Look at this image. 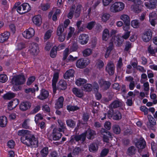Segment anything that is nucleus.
Masks as SVG:
<instances>
[{
    "mask_svg": "<svg viewBox=\"0 0 157 157\" xmlns=\"http://www.w3.org/2000/svg\"><path fill=\"white\" fill-rule=\"evenodd\" d=\"M17 135L22 136L21 138V142L28 147H36L38 146V140L30 131L24 129L19 130L17 132Z\"/></svg>",
    "mask_w": 157,
    "mask_h": 157,
    "instance_id": "1",
    "label": "nucleus"
},
{
    "mask_svg": "<svg viewBox=\"0 0 157 157\" xmlns=\"http://www.w3.org/2000/svg\"><path fill=\"white\" fill-rule=\"evenodd\" d=\"M85 133H82L80 135H74L72 136L69 143L71 144H75L76 142L80 141L82 143H83L86 140Z\"/></svg>",
    "mask_w": 157,
    "mask_h": 157,
    "instance_id": "2",
    "label": "nucleus"
},
{
    "mask_svg": "<svg viewBox=\"0 0 157 157\" xmlns=\"http://www.w3.org/2000/svg\"><path fill=\"white\" fill-rule=\"evenodd\" d=\"M25 81V79L23 75L14 76L12 79L11 82L15 85H20L23 84Z\"/></svg>",
    "mask_w": 157,
    "mask_h": 157,
    "instance_id": "3",
    "label": "nucleus"
},
{
    "mask_svg": "<svg viewBox=\"0 0 157 157\" xmlns=\"http://www.w3.org/2000/svg\"><path fill=\"white\" fill-rule=\"evenodd\" d=\"M67 34L66 32L65 31L63 25H59L57 28L56 32V34L59 36V40L61 42L63 41Z\"/></svg>",
    "mask_w": 157,
    "mask_h": 157,
    "instance_id": "4",
    "label": "nucleus"
},
{
    "mask_svg": "<svg viewBox=\"0 0 157 157\" xmlns=\"http://www.w3.org/2000/svg\"><path fill=\"white\" fill-rule=\"evenodd\" d=\"M124 7L123 2H117L113 4L110 7V10L111 12H117L122 10Z\"/></svg>",
    "mask_w": 157,
    "mask_h": 157,
    "instance_id": "5",
    "label": "nucleus"
},
{
    "mask_svg": "<svg viewBox=\"0 0 157 157\" xmlns=\"http://www.w3.org/2000/svg\"><path fill=\"white\" fill-rule=\"evenodd\" d=\"M78 48V45L76 43H74L72 45L70 46L69 48H66L63 52V60H64L66 59L69 55V51L70 52L75 51Z\"/></svg>",
    "mask_w": 157,
    "mask_h": 157,
    "instance_id": "6",
    "label": "nucleus"
},
{
    "mask_svg": "<svg viewBox=\"0 0 157 157\" xmlns=\"http://www.w3.org/2000/svg\"><path fill=\"white\" fill-rule=\"evenodd\" d=\"M115 67L114 63L112 61H109L107 64L105 71L110 75L114 74L115 71Z\"/></svg>",
    "mask_w": 157,
    "mask_h": 157,
    "instance_id": "7",
    "label": "nucleus"
},
{
    "mask_svg": "<svg viewBox=\"0 0 157 157\" xmlns=\"http://www.w3.org/2000/svg\"><path fill=\"white\" fill-rule=\"evenodd\" d=\"M152 32L150 29H148L143 34L142 39L143 40L146 42H148L152 37Z\"/></svg>",
    "mask_w": 157,
    "mask_h": 157,
    "instance_id": "8",
    "label": "nucleus"
},
{
    "mask_svg": "<svg viewBox=\"0 0 157 157\" xmlns=\"http://www.w3.org/2000/svg\"><path fill=\"white\" fill-rule=\"evenodd\" d=\"M35 34V31L32 28H29L25 31L22 34L24 37L26 39H29L32 37Z\"/></svg>",
    "mask_w": 157,
    "mask_h": 157,
    "instance_id": "9",
    "label": "nucleus"
},
{
    "mask_svg": "<svg viewBox=\"0 0 157 157\" xmlns=\"http://www.w3.org/2000/svg\"><path fill=\"white\" fill-rule=\"evenodd\" d=\"M89 39V38L88 35L85 34H80L78 37L79 41L82 45L86 44Z\"/></svg>",
    "mask_w": 157,
    "mask_h": 157,
    "instance_id": "10",
    "label": "nucleus"
},
{
    "mask_svg": "<svg viewBox=\"0 0 157 157\" xmlns=\"http://www.w3.org/2000/svg\"><path fill=\"white\" fill-rule=\"evenodd\" d=\"M29 51L33 55H37L39 51L38 44L34 43L32 44L30 46Z\"/></svg>",
    "mask_w": 157,
    "mask_h": 157,
    "instance_id": "11",
    "label": "nucleus"
},
{
    "mask_svg": "<svg viewBox=\"0 0 157 157\" xmlns=\"http://www.w3.org/2000/svg\"><path fill=\"white\" fill-rule=\"evenodd\" d=\"M136 145L138 149H143L145 147L146 143L144 139L141 137L136 143Z\"/></svg>",
    "mask_w": 157,
    "mask_h": 157,
    "instance_id": "12",
    "label": "nucleus"
},
{
    "mask_svg": "<svg viewBox=\"0 0 157 157\" xmlns=\"http://www.w3.org/2000/svg\"><path fill=\"white\" fill-rule=\"evenodd\" d=\"M112 41L114 42L116 45L117 46H121L124 41L122 38H120L118 36H113Z\"/></svg>",
    "mask_w": 157,
    "mask_h": 157,
    "instance_id": "13",
    "label": "nucleus"
},
{
    "mask_svg": "<svg viewBox=\"0 0 157 157\" xmlns=\"http://www.w3.org/2000/svg\"><path fill=\"white\" fill-rule=\"evenodd\" d=\"M19 100L17 99H15L10 101L8 105V109L12 110L15 108L18 104Z\"/></svg>",
    "mask_w": 157,
    "mask_h": 157,
    "instance_id": "14",
    "label": "nucleus"
},
{
    "mask_svg": "<svg viewBox=\"0 0 157 157\" xmlns=\"http://www.w3.org/2000/svg\"><path fill=\"white\" fill-rule=\"evenodd\" d=\"M122 105L121 101L118 99L113 101L109 105V108L113 109L121 107Z\"/></svg>",
    "mask_w": 157,
    "mask_h": 157,
    "instance_id": "15",
    "label": "nucleus"
},
{
    "mask_svg": "<svg viewBox=\"0 0 157 157\" xmlns=\"http://www.w3.org/2000/svg\"><path fill=\"white\" fill-rule=\"evenodd\" d=\"M31 106V103L27 101L21 103L20 105L19 108L21 110L25 111L29 109Z\"/></svg>",
    "mask_w": 157,
    "mask_h": 157,
    "instance_id": "16",
    "label": "nucleus"
},
{
    "mask_svg": "<svg viewBox=\"0 0 157 157\" xmlns=\"http://www.w3.org/2000/svg\"><path fill=\"white\" fill-rule=\"evenodd\" d=\"M147 117L148 122L147 123V125L148 128L152 127L156 124V123L155 120L151 115H148Z\"/></svg>",
    "mask_w": 157,
    "mask_h": 157,
    "instance_id": "17",
    "label": "nucleus"
},
{
    "mask_svg": "<svg viewBox=\"0 0 157 157\" xmlns=\"http://www.w3.org/2000/svg\"><path fill=\"white\" fill-rule=\"evenodd\" d=\"M64 98L62 96H60L56 100L55 103V108L56 109H59L63 107L64 101Z\"/></svg>",
    "mask_w": 157,
    "mask_h": 157,
    "instance_id": "18",
    "label": "nucleus"
},
{
    "mask_svg": "<svg viewBox=\"0 0 157 157\" xmlns=\"http://www.w3.org/2000/svg\"><path fill=\"white\" fill-rule=\"evenodd\" d=\"M84 133H85L86 137L89 140L92 139L94 138V136L96 135V133L94 131L89 129L85 132Z\"/></svg>",
    "mask_w": 157,
    "mask_h": 157,
    "instance_id": "19",
    "label": "nucleus"
},
{
    "mask_svg": "<svg viewBox=\"0 0 157 157\" xmlns=\"http://www.w3.org/2000/svg\"><path fill=\"white\" fill-rule=\"evenodd\" d=\"M157 5V1L156 0H150L148 2L145 3V6L148 8L153 9L156 8Z\"/></svg>",
    "mask_w": 157,
    "mask_h": 157,
    "instance_id": "20",
    "label": "nucleus"
},
{
    "mask_svg": "<svg viewBox=\"0 0 157 157\" xmlns=\"http://www.w3.org/2000/svg\"><path fill=\"white\" fill-rule=\"evenodd\" d=\"M76 64L77 67L83 68L86 66L87 63L83 59H80L77 61Z\"/></svg>",
    "mask_w": 157,
    "mask_h": 157,
    "instance_id": "21",
    "label": "nucleus"
},
{
    "mask_svg": "<svg viewBox=\"0 0 157 157\" xmlns=\"http://www.w3.org/2000/svg\"><path fill=\"white\" fill-rule=\"evenodd\" d=\"M49 95V92L44 89L41 90L40 95L38 96V98L41 100H44L46 99Z\"/></svg>",
    "mask_w": 157,
    "mask_h": 157,
    "instance_id": "22",
    "label": "nucleus"
},
{
    "mask_svg": "<svg viewBox=\"0 0 157 157\" xmlns=\"http://www.w3.org/2000/svg\"><path fill=\"white\" fill-rule=\"evenodd\" d=\"M136 149L135 146H132L128 148L126 152L127 154L131 156L135 155L136 152Z\"/></svg>",
    "mask_w": 157,
    "mask_h": 157,
    "instance_id": "23",
    "label": "nucleus"
},
{
    "mask_svg": "<svg viewBox=\"0 0 157 157\" xmlns=\"http://www.w3.org/2000/svg\"><path fill=\"white\" fill-rule=\"evenodd\" d=\"M10 36V33L6 31L2 33L0 35V42L3 43L6 41Z\"/></svg>",
    "mask_w": 157,
    "mask_h": 157,
    "instance_id": "24",
    "label": "nucleus"
},
{
    "mask_svg": "<svg viewBox=\"0 0 157 157\" xmlns=\"http://www.w3.org/2000/svg\"><path fill=\"white\" fill-rule=\"evenodd\" d=\"M72 92L73 94L78 97L80 98L83 95L82 91L76 87H74L73 89Z\"/></svg>",
    "mask_w": 157,
    "mask_h": 157,
    "instance_id": "25",
    "label": "nucleus"
},
{
    "mask_svg": "<svg viewBox=\"0 0 157 157\" xmlns=\"http://www.w3.org/2000/svg\"><path fill=\"white\" fill-rule=\"evenodd\" d=\"M33 21L36 25L40 26L41 24V18L40 15L34 16L33 18Z\"/></svg>",
    "mask_w": 157,
    "mask_h": 157,
    "instance_id": "26",
    "label": "nucleus"
},
{
    "mask_svg": "<svg viewBox=\"0 0 157 157\" xmlns=\"http://www.w3.org/2000/svg\"><path fill=\"white\" fill-rule=\"evenodd\" d=\"M67 88V83L65 81L61 80L58 83V88L62 90H64Z\"/></svg>",
    "mask_w": 157,
    "mask_h": 157,
    "instance_id": "27",
    "label": "nucleus"
},
{
    "mask_svg": "<svg viewBox=\"0 0 157 157\" xmlns=\"http://www.w3.org/2000/svg\"><path fill=\"white\" fill-rule=\"evenodd\" d=\"M61 47H64V46L59 45L57 47L54 46L52 48L50 53V56L52 58H54L56 56L57 53V51L59 48Z\"/></svg>",
    "mask_w": 157,
    "mask_h": 157,
    "instance_id": "28",
    "label": "nucleus"
},
{
    "mask_svg": "<svg viewBox=\"0 0 157 157\" xmlns=\"http://www.w3.org/2000/svg\"><path fill=\"white\" fill-rule=\"evenodd\" d=\"M75 73L73 69H70L67 71L64 75V77L65 79H67L70 77L74 76Z\"/></svg>",
    "mask_w": 157,
    "mask_h": 157,
    "instance_id": "29",
    "label": "nucleus"
},
{
    "mask_svg": "<svg viewBox=\"0 0 157 157\" xmlns=\"http://www.w3.org/2000/svg\"><path fill=\"white\" fill-rule=\"evenodd\" d=\"M122 118L121 114L118 110H115L113 113V119L115 120L118 121Z\"/></svg>",
    "mask_w": 157,
    "mask_h": 157,
    "instance_id": "30",
    "label": "nucleus"
},
{
    "mask_svg": "<svg viewBox=\"0 0 157 157\" xmlns=\"http://www.w3.org/2000/svg\"><path fill=\"white\" fill-rule=\"evenodd\" d=\"M121 19L124 22V24H127L130 23L129 17L127 15L123 14L121 16Z\"/></svg>",
    "mask_w": 157,
    "mask_h": 157,
    "instance_id": "31",
    "label": "nucleus"
},
{
    "mask_svg": "<svg viewBox=\"0 0 157 157\" xmlns=\"http://www.w3.org/2000/svg\"><path fill=\"white\" fill-rule=\"evenodd\" d=\"M7 118L5 116L0 117V126L2 127H5L7 123Z\"/></svg>",
    "mask_w": 157,
    "mask_h": 157,
    "instance_id": "32",
    "label": "nucleus"
},
{
    "mask_svg": "<svg viewBox=\"0 0 157 157\" xmlns=\"http://www.w3.org/2000/svg\"><path fill=\"white\" fill-rule=\"evenodd\" d=\"M98 148L97 145L95 143H93L90 144L89 147L90 151L93 152H95L98 149Z\"/></svg>",
    "mask_w": 157,
    "mask_h": 157,
    "instance_id": "33",
    "label": "nucleus"
},
{
    "mask_svg": "<svg viewBox=\"0 0 157 157\" xmlns=\"http://www.w3.org/2000/svg\"><path fill=\"white\" fill-rule=\"evenodd\" d=\"M66 123L67 126L71 128H73L75 126V122L71 119H69L67 120Z\"/></svg>",
    "mask_w": 157,
    "mask_h": 157,
    "instance_id": "34",
    "label": "nucleus"
},
{
    "mask_svg": "<svg viewBox=\"0 0 157 157\" xmlns=\"http://www.w3.org/2000/svg\"><path fill=\"white\" fill-rule=\"evenodd\" d=\"M15 96V94L13 93L8 92L3 96V98L6 100H10Z\"/></svg>",
    "mask_w": 157,
    "mask_h": 157,
    "instance_id": "35",
    "label": "nucleus"
},
{
    "mask_svg": "<svg viewBox=\"0 0 157 157\" xmlns=\"http://www.w3.org/2000/svg\"><path fill=\"white\" fill-rule=\"evenodd\" d=\"M87 82V80L81 78L77 79L75 82L76 84L78 86H80L86 83Z\"/></svg>",
    "mask_w": 157,
    "mask_h": 157,
    "instance_id": "36",
    "label": "nucleus"
},
{
    "mask_svg": "<svg viewBox=\"0 0 157 157\" xmlns=\"http://www.w3.org/2000/svg\"><path fill=\"white\" fill-rule=\"evenodd\" d=\"M92 89V86L90 84H86L82 87V90L90 92Z\"/></svg>",
    "mask_w": 157,
    "mask_h": 157,
    "instance_id": "37",
    "label": "nucleus"
},
{
    "mask_svg": "<svg viewBox=\"0 0 157 157\" xmlns=\"http://www.w3.org/2000/svg\"><path fill=\"white\" fill-rule=\"evenodd\" d=\"M81 151V149L79 147H76L72 151V154L74 157H77Z\"/></svg>",
    "mask_w": 157,
    "mask_h": 157,
    "instance_id": "38",
    "label": "nucleus"
},
{
    "mask_svg": "<svg viewBox=\"0 0 157 157\" xmlns=\"http://www.w3.org/2000/svg\"><path fill=\"white\" fill-rule=\"evenodd\" d=\"M109 31L108 29H105L103 31L102 34V39L103 40H106L109 36Z\"/></svg>",
    "mask_w": 157,
    "mask_h": 157,
    "instance_id": "39",
    "label": "nucleus"
},
{
    "mask_svg": "<svg viewBox=\"0 0 157 157\" xmlns=\"http://www.w3.org/2000/svg\"><path fill=\"white\" fill-rule=\"evenodd\" d=\"M81 5H78L77 6L74 14L76 18H78L79 17L81 13Z\"/></svg>",
    "mask_w": 157,
    "mask_h": 157,
    "instance_id": "40",
    "label": "nucleus"
},
{
    "mask_svg": "<svg viewBox=\"0 0 157 157\" xmlns=\"http://www.w3.org/2000/svg\"><path fill=\"white\" fill-rule=\"evenodd\" d=\"M112 129L113 132L116 134H118L120 133L121 128L118 125H114L112 127Z\"/></svg>",
    "mask_w": 157,
    "mask_h": 157,
    "instance_id": "41",
    "label": "nucleus"
},
{
    "mask_svg": "<svg viewBox=\"0 0 157 157\" xmlns=\"http://www.w3.org/2000/svg\"><path fill=\"white\" fill-rule=\"evenodd\" d=\"M48 148L47 147H44L40 151V153L42 157H46L48 153Z\"/></svg>",
    "mask_w": 157,
    "mask_h": 157,
    "instance_id": "42",
    "label": "nucleus"
},
{
    "mask_svg": "<svg viewBox=\"0 0 157 157\" xmlns=\"http://www.w3.org/2000/svg\"><path fill=\"white\" fill-rule=\"evenodd\" d=\"M92 50L90 48H86L82 52L83 56L86 57L90 56L92 53Z\"/></svg>",
    "mask_w": 157,
    "mask_h": 157,
    "instance_id": "43",
    "label": "nucleus"
},
{
    "mask_svg": "<svg viewBox=\"0 0 157 157\" xmlns=\"http://www.w3.org/2000/svg\"><path fill=\"white\" fill-rule=\"evenodd\" d=\"M24 13L28 12L31 10L30 6L27 3H24L22 4Z\"/></svg>",
    "mask_w": 157,
    "mask_h": 157,
    "instance_id": "44",
    "label": "nucleus"
},
{
    "mask_svg": "<svg viewBox=\"0 0 157 157\" xmlns=\"http://www.w3.org/2000/svg\"><path fill=\"white\" fill-rule=\"evenodd\" d=\"M75 6V5H73L71 6L70 8V11L67 17L70 19H71L73 17L74 15V11Z\"/></svg>",
    "mask_w": 157,
    "mask_h": 157,
    "instance_id": "45",
    "label": "nucleus"
},
{
    "mask_svg": "<svg viewBox=\"0 0 157 157\" xmlns=\"http://www.w3.org/2000/svg\"><path fill=\"white\" fill-rule=\"evenodd\" d=\"M100 133L103 136L109 135L110 136H111V133L106 128H101L100 130Z\"/></svg>",
    "mask_w": 157,
    "mask_h": 157,
    "instance_id": "46",
    "label": "nucleus"
},
{
    "mask_svg": "<svg viewBox=\"0 0 157 157\" xmlns=\"http://www.w3.org/2000/svg\"><path fill=\"white\" fill-rule=\"evenodd\" d=\"M110 15L108 13H103L102 15V20L104 22H106L110 18Z\"/></svg>",
    "mask_w": 157,
    "mask_h": 157,
    "instance_id": "47",
    "label": "nucleus"
},
{
    "mask_svg": "<svg viewBox=\"0 0 157 157\" xmlns=\"http://www.w3.org/2000/svg\"><path fill=\"white\" fill-rule=\"evenodd\" d=\"M30 121L29 119H27L24 120L22 124V127L25 129H28L29 126L28 125L29 122Z\"/></svg>",
    "mask_w": 157,
    "mask_h": 157,
    "instance_id": "48",
    "label": "nucleus"
},
{
    "mask_svg": "<svg viewBox=\"0 0 157 157\" xmlns=\"http://www.w3.org/2000/svg\"><path fill=\"white\" fill-rule=\"evenodd\" d=\"M111 85V83L109 82L103 81L102 86L105 90H107L109 88Z\"/></svg>",
    "mask_w": 157,
    "mask_h": 157,
    "instance_id": "49",
    "label": "nucleus"
},
{
    "mask_svg": "<svg viewBox=\"0 0 157 157\" xmlns=\"http://www.w3.org/2000/svg\"><path fill=\"white\" fill-rule=\"evenodd\" d=\"M79 109V108L77 106L68 105L67 106V109L71 111H75Z\"/></svg>",
    "mask_w": 157,
    "mask_h": 157,
    "instance_id": "50",
    "label": "nucleus"
},
{
    "mask_svg": "<svg viewBox=\"0 0 157 157\" xmlns=\"http://www.w3.org/2000/svg\"><path fill=\"white\" fill-rule=\"evenodd\" d=\"M8 80L7 75L5 74L0 75V82L2 83L6 82Z\"/></svg>",
    "mask_w": 157,
    "mask_h": 157,
    "instance_id": "51",
    "label": "nucleus"
},
{
    "mask_svg": "<svg viewBox=\"0 0 157 157\" xmlns=\"http://www.w3.org/2000/svg\"><path fill=\"white\" fill-rule=\"evenodd\" d=\"M131 25L133 28H138L139 26V22L138 20H134L131 21Z\"/></svg>",
    "mask_w": 157,
    "mask_h": 157,
    "instance_id": "52",
    "label": "nucleus"
},
{
    "mask_svg": "<svg viewBox=\"0 0 157 157\" xmlns=\"http://www.w3.org/2000/svg\"><path fill=\"white\" fill-rule=\"evenodd\" d=\"M122 59L121 57H120L117 64V67L118 69H121L123 66Z\"/></svg>",
    "mask_w": 157,
    "mask_h": 157,
    "instance_id": "53",
    "label": "nucleus"
},
{
    "mask_svg": "<svg viewBox=\"0 0 157 157\" xmlns=\"http://www.w3.org/2000/svg\"><path fill=\"white\" fill-rule=\"evenodd\" d=\"M109 109L108 111L107 114V117L109 118L110 119L113 118L114 113V111L113 109L112 108H109Z\"/></svg>",
    "mask_w": 157,
    "mask_h": 157,
    "instance_id": "54",
    "label": "nucleus"
},
{
    "mask_svg": "<svg viewBox=\"0 0 157 157\" xmlns=\"http://www.w3.org/2000/svg\"><path fill=\"white\" fill-rule=\"evenodd\" d=\"M52 32V31L51 30H49L47 31L44 35V40H47L49 39L51 36Z\"/></svg>",
    "mask_w": 157,
    "mask_h": 157,
    "instance_id": "55",
    "label": "nucleus"
},
{
    "mask_svg": "<svg viewBox=\"0 0 157 157\" xmlns=\"http://www.w3.org/2000/svg\"><path fill=\"white\" fill-rule=\"evenodd\" d=\"M95 24V22L91 21L86 24V28L89 30H91L94 27Z\"/></svg>",
    "mask_w": 157,
    "mask_h": 157,
    "instance_id": "56",
    "label": "nucleus"
},
{
    "mask_svg": "<svg viewBox=\"0 0 157 157\" xmlns=\"http://www.w3.org/2000/svg\"><path fill=\"white\" fill-rule=\"evenodd\" d=\"M132 47V46L131 43L128 41H127L126 42V44L125 45V48L124 49V51L127 52Z\"/></svg>",
    "mask_w": 157,
    "mask_h": 157,
    "instance_id": "57",
    "label": "nucleus"
},
{
    "mask_svg": "<svg viewBox=\"0 0 157 157\" xmlns=\"http://www.w3.org/2000/svg\"><path fill=\"white\" fill-rule=\"evenodd\" d=\"M40 7L42 10L46 11L50 8V6L48 4H41Z\"/></svg>",
    "mask_w": 157,
    "mask_h": 157,
    "instance_id": "58",
    "label": "nucleus"
},
{
    "mask_svg": "<svg viewBox=\"0 0 157 157\" xmlns=\"http://www.w3.org/2000/svg\"><path fill=\"white\" fill-rule=\"evenodd\" d=\"M62 136V133H57L56 134L54 135L53 139L55 140H58L61 138Z\"/></svg>",
    "mask_w": 157,
    "mask_h": 157,
    "instance_id": "59",
    "label": "nucleus"
},
{
    "mask_svg": "<svg viewBox=\"0 0 157 157\" xmlns=\"http://www.w3.org/2000/svg\"><path fill=\"white\" fill-rule=\"evenodd\" d=\"M78 57H73L72 55H70L67 59H66L64 61H66L67 62L70 61H73L77 59Z\"/></svg>",
    "mask_w": 157,
    "mask_h": 157,
    "instance_id": "60",
    "label": "nucleus"
},
{
    "mask_svg": "<svg viewBox=\"0 0 157 157\" xmlns=\"http://www.w3.org/2000/svg\"><path fill=\"white\" fill-rule=\"evenodd\" d=\"M133 8L136 13H138L141 11V6L134 5Z\"/></svg>",
    "mask_w": 157,
    "mask_h": 157,
    "instance_id": "61",
    "label": "nucleus"
},
{
    "mask_svg": "<svg viewBox=\"0 0 157 157\" xmlns=\"http://www.w3.org/2000/svg\"><path fill=\"white\" fill-rule=\"evenodd\" d=\"M15 144V143L13 140H9L7 143L8 146L10 148H14Z\"/></svg>",
    "mask_w": 157,
    "mask_h": 157,
    "instance_id": "62",
    "label": "nucleus"
},
{
    "mask_svg": "<svg viewBox=\"0 0 157 157\" xmlns=\"http://www.w3.org/2000/svg\"><path fill=\"white\" fill-rule=\"evenodd\" d=\"M96 64L97 67L99 69L102 68L104 66L103 62L101 60H98Z\"/></svg>",
    "mask_w": 157,
    "mask_h": 157,
    "instance_id": "63",
    "label": "nucleus"
},
{
    "mask_svg": "<svg viewBox=\"0 0 157 157\" xmlns=\"http://www.w3.org/2000/svg\"><path fill=\"white\" fill-rule=\"evenodd\" d=\"M35 78L34 76H32L29 78L27 82V85H31L35 80Z\"/></svg>",
    "mask_w": 157,
    "mask_h": 157,
    "instance_id": "64",
    "label": "nucleus"
}]
</instances>
